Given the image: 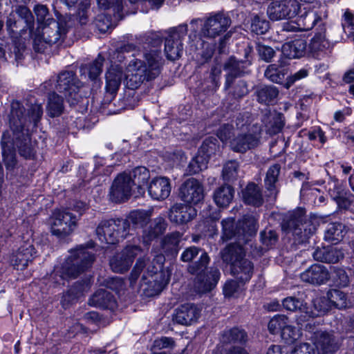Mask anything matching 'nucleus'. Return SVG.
Returning <instances> with one entry per match:
<instances>
[{
    "mask_svg": "<svg viewBox=\"0 0 354 354\" xmlns=\"http://www.w3.org/2000/svg\"><path fill=\"white\" fill-rule=\"evenodd\" d=\"M42 115V104L38 102L32 104L27 113L26 109L19 101L11 103L9 115L11 140L13 147L15 146L19 155L25 159L33 160L36 156L35 143L31 140L28 125L32 123L34 127H37Z\"/></svg>",
    "mask_w": 354,
    "mask_h": 354,
    "instance_id": "obj_1",
    "label": "nucleus"
},
{
    "mask_svg": "<svg viewBox=\"0 0 354 354\" xmlns=\"http://www.w3.org/2000/svg\"><path fill=\"white\" fill-rule=\"evenodd\" d=\"M153 48L144 53V59H133L127 67L126 85L131 90L139 88L145 82L155 80L160 74L165 59L161 52L162 40L158 37L147 39Z\"/></svg>",
    "mask_w": 354,
    "mask_h": 354,
    "instance_id": "obj_2",
    "label": "nucleus"
},
{
    "mask_svg": "<svg viewBox=\"0 0 354 354\" xmlns=\"http://www.w3.org/2000/svg\"><path fill=\"white\" fill-rule=\"evenodd\" d=\"M319 218L315 215H306L304 208L298 207L289 212L283 218L282 230L291 234L294 244L299 245L308 241L319 225Z\"/></svg>",
    "mask_w": 354,
    "mask_h": 354,
    "instance_id": "obj_3",
    "label": "nucleus"
},
{
    "mask_svg": "<svg viewBox=\"0 0 354 354\" xmlns=\"http://www.w3.org/2000/svg\"><path fill=\"white\" fill-rule=\"evenodd\" d=\"M145 268L140 281V289L149 297L158 295L163 288L162 282L160 281L162 273H158V269L147 258H139L133 267L129 280L133 283Z\"/></svg>",
    "mask_w": 354,
    "mask_h": 354,
    "instance_id": "obj_4",
    "label": "nucleus"
},
{
    "mask_svg": "<svg viewBox=\"0 0 354 354\" xmlns=\"http://www.w3.org/2000/svg\"><path fill=\"white\" fill-rule=\"evenodd\" d=\"M95 260L93 254L83 246L73 250L60 268L62 279H74L90 268Z\"/></svg>",
    "mask_w": 354,
    "mask_h": 354,
    "instance_id": "obj_5",
    "label": "nucleus"
},
{
    "mask_svg": "<svg viewBox=\"0 0 354 354\" xmlns=\"http://www.w3.org/2000/svg\"><path fill=\"white\" fill-rule=\"evenodd\" d=\"M35 20L32 12L24 5H17L7 16L6 26L11 37H21L28 30L32 35Z\"/></svg>",
    "mask_w": 354,
    "mask_h": 354,
    "instance_id": "obj_6",
    "label": "nucleus"
},
{
    "mask_svg": "<svg viewBox=\"0 0 354 354\" xmlns=\"http://www.w3.org/2000/svg\"><path fill=\"white\" fill-rule=\"evenodd\" d=\"M127 228L122 218L104 220L97 226L95 233L102 243L115 244L127 237Z\"/></svg>",
    "mask_w": 354,
    "mask_h": 354,
    "instance_id": "obj_7",
    "label": "nucleus"
},
{
    "mask_svg": "<svg viewBox=\"0 0 354 354\" xmlns=\"http://www.w3.org/2000/svg\"><path fill=\"white\" fill-rule=\"evenodd\" d=\"M221 239L223 242L236 237L241 239L245 235H252L257 231V221L252 216H244L237 222L232 218L223 219Z\"/></svg>",
    "mask_w": 354,
    "mask_h": 354,
    "instance_id": "obj_8",
    "label": "nucleus"
},
{
    "mask_svg": "<svg viewBox=\"0 0 354 354\" xmlns=\"http://www.w3.org/2000/svg\"><path fill=\"white\" fill-rule=\"evenodd\" d=\"M77 216L68 210L55 209L50 217V232L62 239L73 233L77 226Z\"/></svg>",
    "mask_w": 354,
    "mask_h": 354,
    "instance_id": "obj_9",
    "label": "nucleus"
},
{
    "mask_svg": "<svg viewBox=\"0 0 354 354\" xmlns=\"http://www.w3.org/2000/svg\"><path fill=\"white\" fill-rule=\"evenodd\" d=\"M80 87L81 82L73 71H64L57 76L56 89L58 92L63 93L68 102L71 104L79 101Z\"/></svg>",
    "mask_w": 354,
    "mask_h": 354,
    "instance_id": "obj_10",
    "label": "nucleus"
},
{
    "mask_svg": "<svg viewBox=\"0 0 354 354\" xmlns=\"http://www.w3.org/2000/svg\"><path fill=\"white\" fill-rule=\"evenodd\" d=\"M133 186V182L131 175L127 172L118 174L110 187V200L115 203L126 202L132 195L134 196Z\"/></svg>",
    "mask_w": 354,
    "mask_h": 354,
    "instance_id": "obj_11",
    "label": "nucleus"
},
{
    "mask_svg": "<svg viewBox=\"0 0 354 354\" xmlns=\"http://www.w3.org/2000/svg\"><path fill=\"white\" fill-rule=\"evenodd\" d=\"M230 17L224 12H217L207 17L201 28L203 37L214 39L226 32L231 26Z\"/></svg>",
    "mask_w": 354,
    "mask_h": 354,
    "instance_id": "obj_12",
    "label": "nucleus"
},
{
    "mask_svg": "<svg viewBox=\"0 0 354 354\" xmlns=\"http://www.w3.org/2000/svg\"><path fill=\"white\" fill-rule=\"evenodd\" d=\"M301 8L297 0H280L271 2L267 8V15L272 21H279L295 17Z\"/></svg>",
    "mask_w": 354,
    "mask_h": 354,
    "instance_id": "obj_13",
    "label": "nucleus"
},
{
    "mask_svg": "<svg viewBox=\"0 0 354 354\" xmlns=\"http://www.w3.org/2000/svg\"><path fill=\"white\" fill-rule=\"evenodd\" d=\"M198 255V259L192 262L187 267V271L191 274L206 270L210 261L209 255L203 249L196 246L187 248L180 255V260L186 263L192 261Z\"/></svg>",
    "mask_w": 354,
    "mask_h": 354,
    "instance_id": "obj_14",
    "label": "nucleus"
},
{
    "mask_svg": "<svg viewBox=\"0 0 354 354\" xmlns=\"http://www.w3.org/2000/svg\"><path fill=\"white\" fill-rule=\"evenodd\" d=\"M142 252L138 245H127L121 252L110 259V266L114 272L123 273L129 270L134 259Z\"/></svg>",
    "mask_w": 354,
    "mask_h": 354,
    "instance_id": "obj_15",
    "label": "nucleus"
},
{
    "mask_svg": "<svg viewBox=\"0 0 354 354\" xmlns=\"http://www.w3.org/2000/svg\"><path fill=\"white\" fill-rule=\"evenodd\" d=\"M178 196L187 204H196L203 198V185L194 178H188L180 187Z\"/></svg>",
    "mask_w": 354,
    "mask_h": 354,
    "instance_id": "obj_16",
    "label": "nucleus"
},
{
    "mask_svg": "<svg viewBox=\"0 0 354 354\" xmlns=\"http://www.w3.org/2000/svg\"><path fill=\"white\" fill-rule=\"evenodd\" d=\"M313 343L318 354H335L342 344L340 339L334 333L326 330L317 333Z\"/></svg>",
    "mask_w": 354,
    "mask_h": 354,
    "instance_id": "obj_17",
    "label": "nucleus"
},
{
    "mask_svg": "<svg viewBox=\"0 0 354 354\" xmlns=\"http://www.w3.org/2000/svg\"><path fill=\"white\" fill-rule=\"evenodd\" d=\"M195 274L194 290L198 293H206L216 287L221 274L218 268H210L206 273L203 271Z\"/></svg>",
    "mask_w": 354,
    "mask_h": 354,
    "instance_id": "obj_18",
    "label": "nucleus"
},
{
    "mask_svg": "<svg viewBox=\"0 0 354 354\" xmlns=\"http://www.w3.org/2000/svg\"><path fill=\"white\" fill-rule=\"evenodd\" d=\"M41 28V37L44 42L50 46L62 41L67 32V28L62 21L51 20Z\"/></svg>",
    "mask_w": 354,
    "mask_h": 354,
    "instance_id": "obj_19",
    "label": "nucleus"
},
{
    "mask_svg": "<svg viewBox=\"0 0 354 354\" xmlns=\"http://www.w3.org/2000/svg\"><path fill=\"white\" fill-rule=\"evenodd\" d=\"M36 256V251L33 245L27 241L23 243L18 250L12 254L10 258L12 266L17 270L25 269L28 263L32 261Z\"/></svg>",
    "mask_w": 354,
    "mask_h": 354,
    "instance_id": "obj_20",
    "label": "nucleus"
},
{
    "mask_svg": "<svg viewBox=\"0 0 354 354\" xmlns=\"http://www.w3.org/2000/svg\"><path fill=\"white\" fill-rule=\"evenodd\" d=\"M260 143V138L252 133H239L230 141V149L238 153H244L257 147Z\"/></svg>",
    "mask_w": 354,
    "mask_h": 354,
    "instance_id": "obj_21",
    "label": "nucleus"
},
{
    "mask_svg": "<svg viewBox=\"0 0 354 354\" xmlns=\"http://www.w3.org/2000/svg\"><path fill=\"white\" fill-rule=\"evenodd\" d=\"M123 80V69L118 64L112 65L106 73V91L107 101L113 99Z\"/></svg>",
    "mask_w": 354,
    "mask_h": 354,
    "instance_id": "obj_22",
    "label": "nucleus"
},
{
    "mask_svg": "<svg viewBox=\"0 0 354 354\" xmlns=\"http://www.w3.org/2000/svg\"><path fill=\"white\" fill-rule=\"evenodd\" d=\"M1 146L2 149L3 161L8 172H13L17 164L13 142L11 140V133L9 131L3 132Z\"/></svg>",
    "mask_w": 354,
    "mask_h": 354,
    "instance_id": "obj_23",
    "label": "nucleus"
},
{
    "mask_svg": "<svg viewBox=\"0 0 354 354\" xmlns=\"http://www.w3.org/2000/svg\"><path fill=\"white\" fill-rule=\"evenodd\" d=\"M175 311L173 320L182 325H191L196 322L201 314V309L192 303L182 304Z\"/></svg>",
    "mask_w": 354,
    "mask_h": 354,
    "instance_id": "obj_24",
    "label": "nucleus"
},
{
    "mask_svg": "<svg viewBox=\"0 0 354 354\" xmlns=\"http://www.w3.org/2000/svg\"><path fill=\"white\" fill-rule=\"evenodd\" d=\"M301 279L314 285L326 283L330 279V273L327 268L321 264H313L300 275Z\"/></svg>",
    "mask_w": 354,
    "mask_h": 354,
    "instance_id": "obj_25",
    "label": "nucleus"
},
{
    "mask_svg": "<svg viewBox=\"0 0 354 354\" xmlns=\"http://www.w3.org/2000/svg\"><path fill=\"white\" fill-rule=\"evenodd\" d=\"M147 189L149 196L153 199L165 200L171 193L170 180L166 177H156L149 183Z\"/></svg>",
    "mask_w": 354,
    "mask_h": 354,
    "instance_id": "obj_26",
    "label": "nucleus"
},
{
    "mask_svg": "<svg viewBox=\"0 0 354 354\" xmlns=\"http://www.w3.org/2000/svg\"><path fill=\"white\" fill-rule=\"evenodd\" d=\"M325 32L326 28L322 26L320 31L315 33L309 44L310 52L313 57L319 59L327 55L331 47L330 43L326 39Z\"/></svg>",
    "mask_w": 354,
    "mask_h": 354,
    "instance_id": "obj_27",
    "label": "nucleus"
},
{
    "mask_svg": "<svg viewBox=\"0 0 354 354\" xmlns=\"http://www.w3.org/2000/svg\"><path fill=\"white\" fill-rule=\"evenodd\" d=\"M196 214V209L192 206L176 203L169 210V218L172 223L183 224L192 220Z\"/></svg>",
    "mask_w": 354,
    "mask_h": 354,
    "instance_id": "obj_28",
    "label": "nucleus"
},
{
    "mask_svg": "<svg viewBox=\"0 0 354 354\" xmlns=\"http://www.w3.org/2000/svg\"><path fill=\"white\" fill-rule=\"evenodd\" d=\"M220 256L223 263L230 265V268L242 260L245 256L243 248L239 243L227 244L220 252Z\"/></svg>",
    "mask_w": 354,
    "mask_h": 354,
    "instance_id": "obj_29",
    "label": "nucleus"
},
{
    "mask_svg": "<svg viewBox=\"0 0 354 354\" xmlns=\"http://www.w3.org/2000/svg\"><path fill=\"white\" fill-rule=\"evenodd\" d=\"M230 273L235 279L243 284L248 282L254 273V264L245 257L239 263L230 268Z\"/></svg>",
    "mask_w": 354,
    "mask_h": 354,
    "instance_id": "obj_30",
    "label": "nucleus"
},
{
    "mask_svg": "<svg viewBox=\"0 0 354 354\" xmlns=\"http://www.w3.org/2000/svg\"><path fill=\"white\" fill-rule=\"evenodd\" d=\"M224 89L230 97L235 100L241 99L249 93L248 84L245 80L231 77L225 78Z\"/></svg>",
    "mask_w": 354,
    "mask_h": 354,
    "instance_id": "obj_31",
    "label": "nucleus"
},
{
    "mask_svg": "<svg viewBox=\"0 0 354 354\" xmlns=\"http://www.w3.org/2000/svg\"><path fill=\"white\" fill-rule=\"evenodd\" d=\"M313 256L315 260L328 263H336L344 257L341 250L332 246L317 248Z\"/></svg>",
    "mask_w": 354,
    "mask_h": 354,
    "instance_id": "obj_32",
    "label": "nucleus"
},
{
    "mask_svg": "<svg viewBox=\"0 0 354 354\" xmlns=\"http://www.w3.org/2000/svg\"><path fill=\"white\" fill-rule=\"evenodd\" d=\"M281 171V165L274 164L271 165L267 172L264 179V185L268 192L267 196L275 200L279 192L277 187L278 178Z\"/></svg>",
    "mask_w": 354,
    "mask_h": 354,
    "instance_id": "obj_33",
    "label": "nucleus"
},
{
    "mask_svg": "<svg viewBox=\"0 0 354 354\" xmlns=\"http://www.w3.org/2000/svg\"><path fill=\"white\" fill-rule=\"evenodd\" d=\"M128 174L131 176L133 186H136L134 189V197L143 196L145 193L144 186L150 178L149 170L145 167H137Z\"/></svg>",
    "mask_w": 354,
    "mask_h": 354,
    "instance_id": "obj_34",
    "label": "nucleus"
},
{
    "mask_svg": "<svg viewBox=\"0 0 354 354\" xmlns=\"http://www.w3.org/2000/svg\"><path fill=\"white\" fill-rule=\"evenodd\" d=\"M251 64L250 60H239L231 56L223 64V69L227 72L225 78L228 77L237 78L247 73V68Z\"/></svg>",
    "mask_w": 354,
    "mask_h": 354,
    "instance_id": "obj_35",
    "label": "nucleus"
},
{
    "mask_svg": "<svg viewBox=\"0 0 354 354\" xmlns=\"http://www.w3.org/2000/svg\"><path fill=\"white\" fill-rule=\"evenodd\" d=\"M88 304L93 306L111 310L116 306V301L113 295L110 292L103 289L96 291L90 298Z\"/></svg>",
    "mask_w": 354,
    "mask_h": 354,
    "instance_id": "obj_36",
    "label": "nucleus"
},
{
    "mask_svg": "<svg viewBox=\"0 0 354 354\" xmlns=\"http://www.w3.org/2000/svg\"><path fill=\"white\" fill-rule=\"evenodd\" d=\"M307 42L305 39H298L286 42L282 46L283 55L288 59H295L303 57L306 50Z\"/></svg>",
    "mask_w": 354,
    "mask_h": 354,
    "instance_id": "obj_37",
    "label": "nucleus"
},
{
    "mask_svg": "<svg viewBox=\"0 0 354 354\" xmlns=\"http://www.w3.org/2000/svg\"><path fill=\"white\" fill-rule=\"evenodd\" d=\"M183 233L180 232H172L168 233L161 241V247L167 255L175 257L180 250V243L183 239Z\"/></svg>",
    "mask_w": 354,
    "mask_h": 354,
    "instance_id": "obj_38",
    "label": "nucleus"
},
{
    "mask_svg": "<svg viewBox=\"0 0 354 354\" xmlns=\"http://www.w3.org/2000/svg\"><path fill=\"white\" fill-rule=\"evenodd\" d=\"M88 284L85 281H76L65 293L63 294L61 304L64 308L77 301L83 295Z\"/></svg>",
    "mask_w": 354,
    "mask_h": 354,
    "instance_id": "obj_39",
    "label": "nucleus"
},
{
    "mask_svg": "<svg viewBox=\"0 0 354 354\" xmlns=\"http://www.w3.org/2000/svg\"><path fill=\"white\" fill-rule=\"evenodd\" d=\"M151 214L145 210H134L129 213L127 218L123 219L128 224L127 235L133 228L144 227L150 221Z\"/></svg>",
    "mask_w": 354,
    "mask_h": 354,
    "instance_id": "obj_40",
    "label": "nucleus"
},
{
    "mask_svg": "<svg viewBox=\"0 0 354 354\" xmlns=\"http://www.w3.org/2000/svg\"><path fill=\"white\" fill-rule=\"evenodd\" d=\"M245 203L254 207H260L263 203L261 188L254 183H249L243 190Z\"/></svg>",
    "mask_w": 354,
    "mask_h": 354,
    "instance_id": "obj_41",
    "label": "nucleus"
},
{
    "mask_svg": "<svg viewBox=\"0 0 354 354\" xmlns=\"http://www.w3.org/2000/svg\"><path fill=\"white\" fill-rule=\"evenodd\" d=\"M198 153L204 158H207L208 161L212 156L220 155L221 149L218 139L213 136L206 138L203 140Z\"/></svg>",
    "mask_w": 354,
    "mask_h": 354,
    "instance_id": "obj_42",
    "label": "nucleus"
},
{
    "mask_svg": "<svg viewBox=\"0 0 354 354\" xmlns=\"http://www.w3.org/2000/svg\"><path fill=\"white\" fill-rule=\"evenodd\" d=\"M322 11L309 10L297 18L301 30L308 31L311 30L315 24L322 21Z\"/></svg>",
    "mask_w": 354,
    "mask_h": 354,
    "instance_id": "obj_43",
    "label": "nucleus"
},
{
    "mask_svg": "<svg viewBox=\"0 0 354 354\" xmlns=\"http://www.w3.org/2000/svg\"><path fill=\"white\" fill-rule=\"evenodd\" d=\"M279 93L278 88L271 85L261 86L255 92L257 101L266 105L273 104L277 100Z\"/></svg>",
    "mask_w": 354,
    "mask_h": 354,
    "instance_id": "obj_44",
    "label": "nucleus"
},
{
    "mask_svg": "<svg viewBox=\"0 0 354 354\" xmlns=\"http://www.w3.org/2000/svg\"><path fill=\"white\" fill-rule=\"evenodd\" d=\"M167 226V223L165 219L162 217H158L155 218L149 227L144 230L143 235L145 239H147V241H151V240L157 238L164 233L166 230Z\"/></svg>",
    "mask_w": 354,
    "mask_h": 354,
    "instance_id": "obj_45",
    "label": "nucleus"
},
{
    "mask_svg": "<svg viewBox=\"0 0 354 354\" xmlns=\"http://www.w3.org/2000/svg\"><path fill=\"white\" fill-rule=\"evenodd\" d=\"M345 234L344 226L342 224L330 223L325 232L324 239L332 244H337L343 239Z\"/></svg>",
    "mask_w": 354,
    "mask_h": 354,
    "instance_id": "obj_46",
    "label": "nucleus"
},
{
    "mask_svg": "<svg viewBox=\"0 0 354 354\" xmlns=\"http://www.w3.org/2000/svg\"><path fill=\"white\" fill-rule=\"evenodd\" d=\"M327 297L328 301L339 309H344L351 305L346 294L338 289L330 290L327 293Z\"/></svg>",
    "mask_w": 354,
    "mask_h": 354,
    "instance_id": "obj_47",
    "label": "nucleus"
},
{
    "mask_svg": "<svg viewBox=\"0 0 354 354\" xmlns=\"http://www.w3.org/2000/svg\"><path fill=\"white\" fill-rule=\"evenodd\" d=\"M165 52L169 60L174 61L179 59L183 53V42L167 37L165 44Z\"/></svg>",
    "mask_w": 354,
    "mask_h": 354,
    "instance_id": "obj_48",
    "label": "nucleus"
},
{
    "mask_svg": "<svg viewBox=\"0 0 354 354\" xmlns=\"http://www.w3.org/2000/svg\"><path fill=\"white\" fill-rule=\"evenodd\" d=\"M234 190L229 185L219 187L214 194V200L216 205L220 207L227 206L232 200Z\"/></svg>",
    "mask_w": 354,
    "mask_h": 354,
    "instance_id": "obj_49",
    "label": "nucleus"
},
{
    "mask_svg": "<svg viewBox=\"0 0 354 354\" xmlns=\"http://www.w3.org/2000/svg\"><path fill=\"white\" fill-rule=\"evenodd\" d=\"M270 29V22L263 15L255 14L250 18V30L257 35L266 34Z\"/></svg>",
    "mask_w": 354,
    "mask_h": 354,
    "instance_id": "obj_50",
    "label": "nucleus"
},
{
    "mask_svg": "<svg viewBox=\"0 0 354 354\" xmlns=\"http://www.w3.org/2000/svg\"><path fill=\"white\" fill-rule=\"evenodd\" d=\"M64 111V100L62 97L55 93L49 95L47 105V112L50 117L59 116Z\"/></svg>",
    "mask_w": 354,
    "mask_h": 354,
    "instance_id": "obj_51",
    "label": "nucleus"
},
{
    "mask_svg": "<svg viewBox=\"0 0 354 354\" xmlns=\"http://www.w3.org/2000/svg\"><path fill=\"white\" fill-rule=\"evenodd\" d=\"M247 335L244 330L238 328H233L225 330L221 335V342L223 344H230L232 342H245Z\"/></svg>",
    "mask_w": 354,
    "mask_h": 354,
    "instance_id": "obj_52",
    "label": "nucleus"
},
{
    "mask_svg": "<svg viewBox=\"0 0 354 354\" xmlns=\"http://www.w3.org/2000/svg\"><path fill=\"white\" fill-rule=\"evenodd\" d=\"M18 37H12L14 39L10 48V56L14 58L17 64L21 62L26 54L25 42L21 39H18Z\"/></svg>",
    "mask_w": 354,
    "mask_h": 354,
    "instance_id": "obj_53",
    "label": "nucleus"
},
{
    "mask_svg": "<svg viewBox=\"0 0 354 354\" xmlns=\"http://www.w3.org/2000/svg\"><path fill=\"white\" fill-rule=\"evenodd\" d=\"M208 160L200 153H197L189 162L186 171L189 175L197 174L207 168Z\"/></svg>",
    "mask_w": 354,
    "mask_h": 354,
    "instance_id": "obj_54",
    "label": "nucleus"
},
{
    "mask_svg": "<svg viewBox=\"0 0 354 354\" xmlns=\"http://www.w3.org/2000/svg\"><path fill=\"white\" fill-rule=\"evenodd\" d=\"M104 62V58L101 55H99L93 62L84 68V71L88 72V77L91 80L95 81L100 75L102 72Z\"/></svg>",
    "mask_w": 354,
    "mask_h": 354,
    "instance_id": "obj_55",
    "label": "nucleus"
},
{
    "mask_svg": "<svg viewBox=\"0 0 354 354\" xmlns=\"http://www.w3.org/2000/svg\"><path fill=\"white\" fill-rule=\"evenodd\" d=\"M284 69L277 64H270L265 71L264 75L270 81L280 84L285 77Z\"/></svg>",
    "mask_w": 354,
    "mask_h": 354,
    "instance_id": "obj_56",
    "label": "nucleus"
},
{
    "mask_svg": "<svg viewBox=\"0 0 354 354\" xmlns=\"http://www.w3.org/2000/svg\"><path fill=\"white\" fill-rule=\"evenodd\" d=\"M283 306L290 311L299 310L301 313H308L307 307L302 300L297 299L295 297L285 298L282 301Z\"/></svg>",
    "mask_w": 354,
    "mask_h": 354,
    "instance_id": "obj_57",
    "label": "nucleus"
},
{
    "mask_svg": "<svg viewBox=\"0 0 354 354\" xmlns=\"http://www.w3.org/2000/svg\"><path fill=\"white\" fill-rule=\"evenodd\" d=\"M97 5L100 9L107 10L113 8L117 17L122 18V0H96Z\"/></svg>",
    "mask_w": 354,
    "mask_h": 354,
    "instance_id": "obj_58",
    "label": "nucleus"
},
{
    "mask_svg": "<svg viewBox=\"0 0 354 354\" xmlns=\"http://www.w3.org/2000/svg\"><path fill=\"white\" fill-rule=\"evenodd\" d=\"M288 318L283 315H277L272 318L268 325V328L270 333L277 334L282 332L283 328L286 326Z\"/></svg>",
    "mask_w": 354,
    "mask_h": 354,
    "instance_id": "obj_59",
    "label": "nucleus"
},
{
    "mask_svg": "<svg viewBox=\"0 0 354 354\" xmlns=\"http://www.w3.org/2000/svg\"><path fill=\"white\" fill-rule=\"evenodd\" d=\"M239 167V163L235 160L226 162L223 168V179L227 181L235 180L238 176Z\"/></svg>",
    "mask_w": 354,
    "mask_h": 354,
    "instance_id": "obj_60",
    "label": "nucleus"
},
{
    "mask_svg": "<svg viewBox=\"0 0 354 354\" xmlns=\"http://www.w3.org/2000/svg\"><path fill=\"white\" fill-rule=\"evenodd\" d=\"M34 12L36 15L38 23L39 24L41 28L46 24L50 23L51 20H55L53 19L48 12V9L46 6L44 5H37L34 8Z\"/></svg>",
    "mask_w": 354,
    "mask_h": 354,
    "instance_id": "obj_61",
    "label": "nucleus"
},
{
    "mask_svg": "<svg viewBox=\"0 0 354 354\" xmlns=\"http://www.w3.org/2000/svg\"><path fill=\"white\" fill-rule=\"evenodd\" d=\"M284 124L283 115L281 113H276L269 122L268 130L272 134L278 133L282 130Z\"/></svg>",
    "mask_w": 354,
    "mask_h": 354,
    "instance_id": "obj_62",
    "label": "nucleus"
},
{
    "mask_svg": "<svg viewBox=\"0 0 354 354\" xmlns=\"http://www.w3.org/2000/svg\"><path fill=\"white\" fill-rule=\"evenodd\" d=\"M136 46L132 44H127L118 48L112 55V62L122 63L125 59L124 54L135 50Z\"/></svg>",
    "mask_w": 354,
    "mask_h": 354,
    "instance_id": "obj_63",
    "label": "nucleus"
},
{
    "mask_svg": "<svg viewBox=\"0 0 354 354\" xmlns=\"http://www.w3.org/2000/svg\"><path fill=\"white\" fill-rule=\"evenodd\" d=\"M261 241L263 245L268 248L274 245L278 241V234L274 230L266 229L260 234Z\"/></svg>",
    "mask_w": 354,
    "mask_h": 354,
    "instance_id": "obj_64",
    "label": "nucleus"
}]
</instances>
